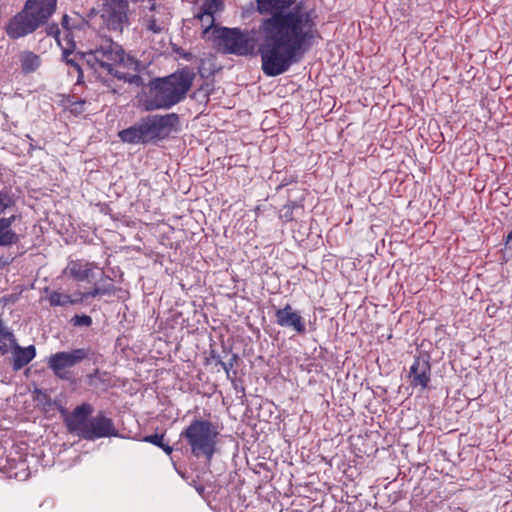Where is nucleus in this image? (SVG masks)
<instances>
[{
    "label": "nucleus",
    "mask_w": 512,
    "mask_h": 512,
    "mask_svg": "<svg viewBox=\"0 0 512 512\" xmlns=\"http://www.w3.org/2000/svg\"><path fill=\"white\" fill-rule=\"evenodd\" d=\"M262 16L258 53L264 75L276 77L301 61L319 36L318 13L306 0H255Z\"/></svg>",
    "instance_id": "1"
},
{
    "label": "nucleus",
    "mask_w": 512,
    "mask_h": 512,
    "mask_svg": "<svg viewBox=\"0 0 512 512\" xmlns=\"http://www.w3.org/2000/svg\"><path fill=\"white\" fill-rule=\"evenodd\" d=\"M194 78L193 70L185 67L166 77L152 80L141 100L143 110H168L182 102L191 89Z\"/></svg>",
    "instance_id": "2"
},
{
    "label": "nucleus",
    "mask_w": 512,
    "mask_h": 512,
    "mask_svg": "<svg viewBox=\"0 0 512 512\" xmlns=\"http://www.w3.org/2000/svg\"><path fill=\"white\" fill-rule=\"evenodd\" d=\"M179 129L180 117L177 113L153 114L119 131L118 136L124 143L146 145L167 139Z\"/></svg>",
    "instance_id": "3"
},
{
    "label": "nucleus",
    "mask_w": 512,
    "mask_h": 512,
    "mask_svg": "<svg viewBox=\"0 0 512 512\" xmlns=\"http://www.w3.org/2000/svg\"><path fill=\"white\" fill-rule=\"evenodd\" d=\"M57 2L58 0H26L22 9L6 23L7 36L16 40L47 25L56 12Z\"/></svg>",
    "instance_id": "4"
},
{
    "label": "nucleus",
    "mask_w": 512,
    "mask_h": 512,
    "mask_svg": "<svg viewBox=\"0 0 512 512\" xmlns=\"http://www.w3.org/2000/svg\"><path fill=\"white\" fill-rule=\"evenodd\" d=\"M87 51V68L98 78L113 76L119 80L125 79V74L117 70L124 63L126 56L123 47L111 37L100 36Z\"/></svg>",
    "instance_id": "5"
},
{
    "label": "nucleus",
    "mask_w": 512,
    "mask_h": 512,
    "mask_svg": "<svg viewBox=\"0 0 512 512\" xmlns=\"http://www.w3.org/2000/svg\"><path fill=\"white\" fill-rule=\"evenodd\" d=\"M92 411L93 408L88 403L77 406L65 420L69 432L88 441L106 437H117L118 430L115 428L113 420L102 412L87 420Z\"/></svg>",
    "instance_id": "6"
},
{
    "label": "nucleus",
    "mask_w": 512,
    "mask_h": 512,
    "mask_svg": "<svg viewBox=\"0 0 512 512\" xmlns=\"http://www.w3.org/2000/svg\"><path fill=\"white\" fill-rule=\"evenodd\" d=\"M219 431L211 421L194 418L180 433V440L184 441L191 455L197 459H204L210 464L217 450Z\"/></svg>",
    "instance_id": "7"
},
{
    "label": "nucleus",
    "mask_w": 512,
    "mask_h": 512,
    "mask_svg": "<svg viewBox=\"0 0 512 512\" xmlns=\"http://www.w3.org/2000/svg\"><path fill=\"white\" fill-rule=\"evenodd\" d=\"M214 46L224 54L250 56L254 54L255 40L247 30L215 27L212 31Z\"/></svg>",
    "instance_id": "8"
},
{
    "label": "nucleus",
    "mask_w": 512,
    "mask_h": 512,
    "mask_svg": "<svg viewBox=\"0 0 512 512\" xmlns=\"http://www.w3.org/2000/svg\"><path fill=\"white\" fill-rule=\"evenodd\" d=\"M95 353L91 348H76L70 351H60L51 354L47 359L48 368L52 370L55 377L70 381L71 373L69 369L83 362L90 360Z\"/></svg>",
    "instance_id": "9"
},
{
    "label": "nucleus",
    "mask_w": 512,
    "mask_h": 512,
    "mask_svg": "<svg viewBox=\"0 0 512 512\" xmlns=\"http://www.w3.org/2000/svg\"><path fill=\"white\" fill-rule=\"evenodd\" d=\"M99 16L103 27L116 35L123 34L131 24L129 4L126 3L101 1Z\"/></svg>",
    "instance_id": "10"
},
{
    "label": "nucleus",
    "mask_w": 512,
    "mask_h": 512,
    "mask_svg": "<svg viewBox=\"0 0 512 512\" xmlns=\"http://www.w3.org/2000/svg\"><path fill=\"white\" fill-rule=\"evenodd\" d=\"M410 385L414 388L420 387L426 389L431 379L430 356L428 354H419L414 358L413 364L409 369Z\"/></svg>",
    "instance_id": "11"
},
{
    "label": "nucleus",
    "mask_w": 512,
    "mask_h": 512,
    "mask_svg": "<svg viewBox=\"0 0 512 512\" xmlns=\"http://www.w3.org/2000/svg\"><path fill=\"white\" fill-rule=\"evenodd\" d=\"M275 322L278 326L289 328L299 335H304L307 331L304 318L290 304L275 310Z\"/></svg>",
    "instance_id": "12"
},
{
    "label": "nucleus",
    "mask_w": 512,
    "mask_h": 512,
    "mask_svg": "<svg viewBox=\"0 0 512 512\" xmlns=\"http://www.w3.org/2000/svg\"><path fill=\"white\" fill-rule=\"evenodd\" d=\"M75 43L71 41V47L63 48L61 60L68 67V74L71 75L73 72L77 74L76 85L84 84V73L82 65H87V51L74 52Z\"/></svg>",
    "instance_id": "13"
},
{
    "label": "nucleus",
    "mask_w": 512,
    "mask_h": 512,
    "mask_svg": "<svg viewBox=\"0 0 512 512\" xmlns=\"http://www.w3.org/2000/svg\"><path fill=\"white\" fill-rule=\"evenodd\" d=\"M95 269H99L97 263L77 259L69 261L64 272L77 282H91L95 277Z\"/></svg>",
    "instance_id": "14"
},
{
    "label": "nucleus",
    "mask_w": 512,
    "mask_h": 512,
    "mask_svg": "<svg viewBox=\"0 0 512 512\" xmlns=\"http://www.w3.org/2000/svg\"><path fill=\"white\" fill-rule=\"evenodd\" d=\"M16 216L0 218V246L9 247L19 242L20 236L12 229Z\"/></svg>",
    "instance_id": "15"
},
{
    "label": "nucleus",
    "mask_w": 512,
    "mask_h": 512,
    "mask_svg": "<svg viewBox=\"0 0 512 512\" xmlns=\"http://www.w3.org/2000/svg\"><path fill=\"white\" fill-rule=\"evenodd\" d=\"M35 356L36 348L34 345H29L27 347L16 345L13 349V370H21L24 366L29 364L35 358Z\"/></svg>",
    "instance_id": "16"
},
{
    "label": "nucleus",
    "mask_w": 512,
    "mask_h": 512,
    "mask_svg": "<svg viewBox=\"0 0 512 512\" xmlns=\"http://www.w3.org/2000/svg\"><path fill=\"white\" fill-rule=\"evenodd\" d=\"M222 3L220 0H207L201 6V10L196 14V18L203 21L204 18L208 20V27L204 29V33H207L209 29L214 26V14L219 10Z\"/></svg>",
    "instance_id": "17"
},
{
    "label": "nucleus",
    "mask_w": 512,
    "mask_h": 512,
    "mask_svg": "<svg viewBox=\"0 0 512 512\" xmlns=\"http://www.w3.org/2000/svg\"><path fill=\"white\" fill-rule=\"evenodd\" d=\"M21 69L25 74L32 73L40 66V58L33 52L27 51L21 55L20 58Z\"/></svg>",
    "instance_id": "18"
},
{
    "label": "nucleus",
    "mask_w": 512,
    "mask_h": 512,
    "mask_svg": "<svg viewBox=\"0 0 512 512\" xmlns=\"http://www.w3.org/2000/svg\"><path fill=\"white\" fill-rule=\"evenodd\" d=\"M156 13L157 12L145 13L142 17L146 29L158 34L164 30V23L156 16Z\"/></svg>",
    "instance_id": "19"
},
{
    "label": "nucleus",
    "mask_w": 512,
    "mask_h": 512,
    "mask_svg": "<svg viewBox=\"0 0 512 512\" xmlns=\"http://www.w3.org/2000/svg\"><path fill=\"white\" fill-rule=\"evenodd\" d=\"M50 306H66L68 304H78L79 300H72L71 295L60 293L58 291H52L48 296Z\"/></svg>",
    "instance_id": "20"
},
{
    "label": "nucleus",
    "mask_w": 512,
    "mask_h": 512,
    "mask_svg": "<svg viewBox=\"0 0 512 512\" xmlns=\"http://www.w3.org/2000/svg\"><path fill=\"white\" fill-rule=\"evenodd\" d=\"M302 208L303 204L301 201H288L281 209L280 218L286 222H291L294 220V211Z\"/></svg>",
    "instance_id": "21"
},
{
    "label": "nucleus",
    "mask_w": 512,
    "mask_h": 512,
    "mask_svg": "<svg viewBox=\"0 0 512 512\" xmlns=\"http://www.w3.org/2000/svg\"><path fill=\"white\" fill-rule=\"evenodd\" d=\"M89 384H94V379L100 382L101 387L106 389L111 387V375L106 371H100L99 369H95L94 372L88 375Z\"/></svg>",
    "instance_id": "22"
},
{
    "label": "nucleus",
    "mask_w": 512,
    "mask_h": 512,
    "mask_svg": "<svg viewBox=\"0 0 512 512\" xmlns=\"http://www.w3.org/2000/svg\"><path fill=\"white\" fill-rule=\"evenodd\" d=\"M15 205V199L13 193L8 189L0 191V215L4 214L5 211Z\"/></svg>",
    "instance_id": "23"
},
{
    "label": "nucleus",
    "mask_w": 512,
    "mask_h": 512,
    "mask_svg": "<svg viewBox=\"0 0 512 512\" xmlns=\"http://www.w3.org/2000/svg\"><path fill=\"white\" fill-rule=\"evenodd\" d=\"M133 3L140 2L141 14L145 13L160 12L164 7L157 3V0H132Z\"/></svg>",
    "instance_id": "24"
},
{
    "label": "nucleus",
    "mask_w": 512,
    "mask_h": 512,
    "mask_svg": "<svg viewBox=\"0 0 512 512\" xmlns=\"http://www.w3.org/2000/svg\"><path fill=\"white\" fill-rule=\"evenodd\" d=\"M83 23V20H79L78 23H75L73 21V19L68 16L67 14H65L63 17H62V20H61V25L64 29H66L67 31H71L73 29H78L80 28V24Z\"/></svg>",
    "instance_id": "25"
},
{
    "label": "nucleus",
    "mask_w": 512,
    "mask_h": 512,
    "mask_svg": "<svg viewBox=\"0 0 512 512\" xmlns=\"http://www.w3.org/2000/svg\"><path fill=\"white\" fill-rule=\"evenodd\" d=\"M71 323L74 326H90L92 324V318L88 315L82 314V315H74L71 319Z\"/></svg>",
    "instance_id": "26"
},
{
    "label": "nucleus",
    "mask_w": 512,
    "mask_h": 512,
    "mask_svg": "<svg viewBox=\"0 0 512 512\" xmlns=\"http://www.w3.org/2000/svg\"><path fill=\"white\" fill-rule=\"evenodd\" d=\"M237 360H238V355L237 354H233L228 362H224L221 359H217L216 363L219 364L223 368V370L227 374V377L229 378L230 377V370L234 367V365L236 364Z\"/></svg>",
    "instance_id": "27"
},
{
    "label": "nucleus",
    "mask_w": 512,
    "mask_h": 512,
    "mask_svg": "<svg viewBox=\"0 0 512 512\" xmlns=\"http://www.w3.org/2000/svg\"><path fill=\"white\" fill-rule=\"evenodd\" d=\"M164 437H165L164 434L155 433V434H152V435L145 436L143 438V441L151 443V444H153V445H155L157 447H162V443L164 442Z\"/></svg>",
    "instance_id": "28"
},
{
    "label": "nucleus",
    "mask_w": 512,
    "mask_h": 512,
    "mask_svg": "<svg viewBox=\"0 0 512 512\" xmlns=\"http://www.w3.org/2000/svg\"><path fill=\"white\" fill-rule=\"evenodd\" d=\"M101 274H102L103 278L109 280V283L103 284L102 286H98V289H100V291H103V290L105 291V292H101L102 295L113 294L115 292V287L112 284V279L109 276L104 275L103 271H101Z\"/></svg>",
    "instance_id": "29"
},
{
    "label": "nucleus",
    "mask_w": 512,
    "mask_h": 512,
    "mask_svg": "<svg viewBox=\"0 0 512 512\" xmlns=\"http://www.w3.org/2000/svg\"><path fill=\"white\" fill-rule=\"evenodd\" d=\"M101 292H105V291L104 290L100 291V289H98V286H95L92 290L87 291V292H79V303H81L82 301H84L86 299L100 296V295H102Z\"/></svg>",
    "instance_id": "30"
},
{
    "label": "nucleus",
    "mask_w": 512,
    "mask_h": 512,
    "mask_svg": "<svg viewBox=\"0 0 512 512\" xmlns=\"http://www.w3.org/2000/svg\"><path fill=\"white\" fill-rule=\"evenodd\" d=\"M46 33L49 36H53L57 40L58 44H60V39H59L60 29L58 27V24H56V23H52L49 25L47 24Z\"/></svg>",
    "instance_id": "31"
},
{
    "label": "nucleus",
    "mask_w": 512,
    "mask_h": 512,
    "mask_svg": "<svg viewBox=\"0 0 512 512\" xmlns=\"http://www.w3.org/2000/svg\"><path fill=\"white\" fill-rule=\"evenodd\" d=\"M175 52L178 54L180 58L186 61H192L195 58V56L191 52H188L182 48L176 49Z\"/></svg>",
    "instance_id": "32"
},
{
    "label": "nucleus",
    "mask_w": 512,
    "mask_h": 512,
    "mask_svg": "<svg viewBox=\"0 0 512 512\" xmlns=\"http://www.w3.org/2000/svg\"><path fill=\"white\" fill-rule=\"evenodd\" d=\"M85 104V100H77L71 103V111L74 113L83 112V106Z\"/></svg>",
    "instance_id": "33"
},
{
    "label": "nucleus",
    "mask_w": 512,
    "mask_h": 512,
    "mask_svg": "<svg viewBox=\"0 0 512 512\" xmlns=\"http://www.w3.org/2000/svg\"><path fill=\"white\" fill-rule=\"evenodd\" d=\"M505 251H509L512 256V230L505 237Z\"/></svg>",
    "instance_id": "34"
},
{
    "label": "nucleus",
    "mask_w": 512,
    "mask_h": 512,
    "mask_svg": "<svg viewBox=\"0 0 512 512\" xmlns=\"http://www.w3.org/2000/svg\"><path fill=\"white\" fill-rule=\"evenodd\" d=\"M167 455H170L173 452V448L166 443L165 441L162 443V447H160Z\"/></svg>",
    "instance_id": "35"
},
{
    "label": "nucleus",
    "mask_w": 512,
    "mask_h": 512,
    "mask_svg": "<svg viewBox=\"0 0 512 512\" xmlns=\"http://www.w3.org/2000/svg\"><path fill=\"white\" fill-rule=\"evenodd\" d=\"M293 181H294L293 179H287V178H284V179L281 181V183H280V185L278 186V188H277V189H279V188H281V187H284V186H286V185L290 184V183H291V182H293Z\"/></svg>",
    "instance_id": "36"
},
{
    "label": "nucleus",
    "mask_w": 512,
    "mask_h": 512,
    "mask_svg": "<svg viewBox=\"0 0 512 512\" xmlns=\"http://www.w3.org/2000/svg\"><path fill=\"white\" fill-rule=\"evenodd\" d=\"M10 262L7 259H4L3 257H0V270L4 268L6 265H8Z\"/></svg>",
    "instance_id": "37"
},
{
    "label": "nucleus",
    "mask_w": 512,
    "mask_h": 512,
    "mask_svg": "<svg viewBox=\"0 0 512 512\" xmlns=\"http://www.w3.org/2000/svg\"><path fill=\"white\" fill-rule=\"evenodd\" d=\"M102 82H103L107 87L111 88V90H112V92H113V93H117V90H116L115 88H112V87H111L110 82H109L108 80H106V79H104V78H103V79H102Z\"/></svg>",
    "instance_id": "38"
},
{
    "label": "nucleus",
    "mask_w": 512,
    "mask_h": 512,
    "mask_svg": "<svg viewBox=\"0 0 512 512\" xmlns=\"http://www.w3.org/2000/svg\"><path fill=\"white\" fill-rule=\"evenodd\" d=\"M71 297L72 300H79V292L74 293Z\"/></svg>",
    "instance_id": "39"
},
{
    "label": "nucleus",
    "mask_w": 512,
    "mask_h": 512,
    "mask_svg": "<svg viewBox=\"0 0 512 512\" xmlns=\"http://www.w3.org/2000/svg\"><path fill=\"white\" fill-rule=\"evenodd\" d=\"M203 25H206V27H208V20L207 18H204L203 21H201Z\"/></svg>",
    "instance_id": "40"
},
{
    "label": "nucleus",
    "mask_w": 512,
    "mask_h": 512,
    "mask_svg": "<svg viewBox=\"0 0 512 512\" xmlns=\"http://www.w3.org/2000/svg\"><path fill=\"white\" fill-rule=\"evenodd\" d=\"M33 149H35L34 144L30 143V150H33Z\"/></svg>",
    "instance_id": "41"
},
{
    "label": "nucleus",
    "mask_w": 512,
    "mask_h": 512,
    "mask_svg": "<svg viewBox=\"0 0 512 512\" xmlns=\"http://www.w3.org/2000/svg\"><path fill=\"white\" fill-rule=\"evenodd\" d=\"M27 138L31 141H33V139L30 137V135H27Z\"/></svg>",
    "instance_id": "42"
}]
</instances>
